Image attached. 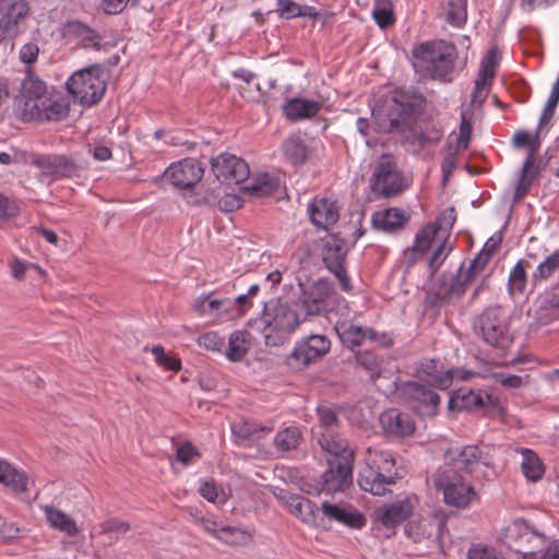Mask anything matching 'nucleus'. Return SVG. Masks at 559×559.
<instances>
[{
  "label": "nucleus",
  "instance_id": "obj_1",
  "mask_svg": "<svg viewBox=\"0 0 559 559\" xmlns=\"http://www.w3.org/2000/svg\"><path fill=\"white\" fill-rule=\"evenodd\" d=\"M305 317L294 304L264 305L259 319V330L266 346H281L289 342Z\"/></svg>",
  "mask_w": 559,
  "mask_h": 559
},
{
  "label": "nucleus",
  "instance_id": "obj_2",
  "mask_svg": "<svg viewBox=\"0 0 559 559\" xmlns=\"http://www.w3.org/2000/svg\"><path fill=\"white\" fill-rule=\"evenodd\" d=\"M413 67L431 79H445L454 69L457 49L453 43L428 40L415 45L412 50Z\"/></svg>",
  "mask_w": 559,
  "mask_h": 559
},
{
  "label": "nucleus",
  "instance_id": "obj_3",
  "mask_svg": "<svg viewBox=\"0 0 559 559\" xmlns=\"http://www.w3.org/2000/svg\"><path fill=\"white\" fill-rule=\"evenodd\" d=\"M365 467L358 474L361 490L373 496H383L388 486L395 484L399 477L395 471V459L391 452L368 448L365 455Z\"/></svg>",
  "mask_w": 559,
  "mask_h": 559
},
{
  "label": "nucleus",
  "instance_id": "obj_4",
  "mask_svg": "<svg viewBox=\"0 0 559 559\" xmlns=\"http://www.w3.org/2000/svg\"><path fill=\"white\" fill-rule=\"evenodd\" d=\"M474 331L488 346L507 350L514 341L510 318L500 306H489L474 320Z\"/></svg>",
  "mask_w": 559,
  "mask_h": 559
},
{
  "label": "nucleus",
  "instance_id": "obj_5",
  "mask_svg": "<svg viewBox=\"0 0 559 559\" xmlns=\"http://www.w3.org/2000/svg\"><path fill=\"white\" fill-rule=\"evenodd\" d=\"M433 484L438 492L443 496L447 506L466 509L478 500V495L472 484L451 471L443 468L435 475Z\"/></svg>",
  "mask_w": 559,
  "mask_h": 559
},
{
  "label": "nucleus",
  "instance_id": "obj_6",
  "mask_svg": "<svg viewBox=\"0 0 559 559\" xmlns=\"http://www.w3.org/2000/svg\"><path fill=\"white\" fill-rule=\"evenodd\" d=\"M373 116L379 131L403 132L414 122L415 106L404 95L391 97Z\"/></svg>",
  "mask_w": 559,
  "mask_h": 559
},
{
  "label": "nucleus",
  "instance_id": "obj_7",
  "mask_svg": "<svg viewBox=\"0 0 559 559\" xmlns=\"http://www.w3.org/2000/svg\"><path fill=\"white\" fill-rule=\"evenodd\" d=\"M68 92L83 106L99 102L106 91V83L100 78L97 67L85 68L74 72L66 82Z\"/></svg>",
  "mask_w": 559,
  "mask_h": 559
},
{
  "label": "nucleus",
  "instance_id": "obj_8",
  "mask_svg": "<svg viewBox=\"0 0 559 559\" xmlns=\"http://www.w3.org/2000/svg\"><path fill=\"white\" fill-rule=\"evenodd\" d=\"M299 287L300 294L294 305L302 313L305 320L308 317L326 312L335 297L334 287L326 278H319L311 284L299 283Z\"/></svg>",
  "mask_w": 559,
  "mask_h": 559
},
{
  "label": "nucleus",
  "instance_id": "obj_9",
  "mask_svg": "<svg viewBox=\"0 0 559 559\" xmlns=\"http://www.w3.org/2000/svg\"><path fill=\"white\" fill-rule=\"evenodd\" d=\"M331 349V341L323 334H311L298 341L286 357L287 366L296 371L307 368L325 356Z\"/></svg>",
  "mask_w": 559,
  "mask_h": 559
},
{
  "label": "nucleus",
  "instance_id": "obj_10",
  "mask_svg": "<svg viewBox=\"0 0 559 559\" xmlns=\"http://www.w3.org/2000/svg\"><path fill=\"white\" fill-rule=\"evenodd\" d=\"M370 187L373 192L385 198L397 195L407 187L405 178L392 156L382 155L377 162L370 179Z\"/></svg>",
  "mask_w": 559,
  "mask_h": 559
},
{
  "label": "nucleus",
  "instance_id": "obj_11",
  "mask_svg": "<svg viewBox=\"0 0 559 559\" xmlns=\"http://www.w3.org/2000/svg\"><path fill=\"white\" fill-rule=\"evenodd\" d=\"M416 503L415 496H406L402 500L377 508L373 512L374 528L384 530L383 536L392 537L396 527L413 514Z\"/></svg>",
  "mask_w": 559,
  "mask_h": 559
},
{
  "label": "nucleus",
  "instance_id": "obj_12",
  "mask_svg": "<svg viewBox=\"0 0 559 559\" xmlns=\"http://www.w3.org/2000/svg\"><path fill=\"white\" fill-rule=\"evenodd\" d=\"M401 399L419 416H435L440 404V396L430 388L417 382H402L397 386Z\"/></svg>",
  "mask_w": 559,
  "mask_h": 559
},
{
  "label": "nucleus",
  "instance_id": "obj_13",
  "mask_svg": "<svg viewBox=\"0 0 559 559\" xmlns=\"http://www.w3.org/2000/svg\"><path fill=\"white\" fill-rule=\"evenodd\" d=\"M29 12L25 0H0V43L13 40Z\"/></svg>",
  "mask_w": 559,
  "mask_h": 559
},
{
  "label": "nucleus",
  "instance_id": "obj_14",
  "mask_svg": "<svg viewBox=\"0 0 559 559\" xmlns=\"http://www.w3.org/2000/svg\"><path fill=\"white\" fill-rule=\"evenodd\" d=\"M211 168L218 181L226 185L240 183L249 178L248 164L234 154L222 153L211 159Z\"/></svg>",
  "mask_w": 559,
  "mask_h": 559
},
{
  "label": "nucleus",
  "instance_id": "obj_15",
  "mask_svg": "<svg viewBox=\"0 0 559 559\" xmlns=\"http://www.w3.org/2000/svg\"><path fill=\"white\" fill-rule=\"evenodd\" d=\"M204 175L202 163L195 158H183L171 164L164 171V177L178 189H189L195 186Z\"/></svg>",
  "mask_w": 559,
  "mask_h": 559
},
{
  "label": "nucleus",
  "instance_id": "obj_16",
  "mask_svg": "<svg viewBox=\"0 0 559 559\" xmlns=\"http://www.w3.org/2000/svg\"><path fill=\"white\" fill-rule=\"evenodd\" d=\"M29 111L24 114V121L61 120L69 114V103L61 94H50L37 105L28 103Z\"/></svg>",
  "mask_w": 559,
  "mask_h": 559
},
{
  "label": "nucleus",
  "instance_id": "obj_17",
  "mask_svg": "<svg viewBox=\"0 0 559 559\" xmlns=\"http://www.w3.org/2000/svg\"><path fill=\"white\" fill-rule=\"evenodd\" d=\"M449 468L455 471L473 472L480 463L488 465L487 457L477 445L451 447L444 453Z\"/></svg>",
  "mask_w": 559,
  "mask_h": 559
},
{
  "label": "nucleus",
  "instance_id": "obj_18",
  "mask_svg": "<svg viewBox=\"0 0 559 559\" xmlns=\"http://www.w3.org/2000/svg\"><path fill=\"white\" fill-rule=\"evenodd\" d=\"M419 380L427 382L430 386L445 390L451 386L454 377L465 379L459 369H444L439 367L435 359H425L415 369Z\"/></svg>",
  "mask_w": 559,
  "mask_h": 559
},
{
  "label": "nucleus",
  "instance_id": "obj_19",
  "mask_svg": "<svg viewBox=\"0 0 559 559\" xmlns=\"http://www.w3.org/2000/svg\"><path fill=\"white\" fill-rule=\"evenodd\" d=\"M329 468L322 475V491L334 493L344 491L353 479V463L329 460Z\"/></svg>",
  "mask_w": 559,
  "mask_h": 559
},
{
  "label": "nucleus",
  "instance_id": "obj_20",
  "mask_svg": "<svg viewBox=\"0 0 559 559\" xmlns=\"http://www.w3.org/2000/svg\"><path fill=\"white\" fill-rule=\"evenodd\" d=\"M311 223L318 228L328 231L340 218V207L336 201L329 198H314L308 205Z\"/></svg>",
  "mask_w": 559,
  "mask_h": 559
},
{
  "label": "nucleus",
  "instance_id": "obj_21",
  "mask_svg": "<svg viewBox=\"0 0 559 559\" xmlns=\"http://www.w3.org/2000/svg\"><path fill=\"white\" fill-rule=\"evenodd\" d=\"M496 400L487 392L461 388L449 400V408L457 411H475L495 406Z\"/></svg>",
  "mask_w": 559,
  "mask_h": 559
},
{
  "label": "nucleus",
  "instance_id": "obj_22",
  "mask_svg": "<svg viewBox=\"0 0 559 559\" xmlns=\"http://www.w3.org/2000/svg\"><path fill=\"white\" fill-rule=\"evenodd\" d=\"M499 63L498 48L491 47L480 61L478 76L475 81L473 99L484 102L496 74Z\"/></svg>",
  "mask_w": 559,
  "mask_h": 559
},
{
  "label": "nucleus",
  "instance_id": "obj_23",
  "mask_svg": "<svg viewBox=\"0 0 559 559\" xmlns=\"http://www.w3.org/2000/svg\"><path fill=\"white\" fill-rule=\"evenodd\" d=\"M280 498L292 514L309 526H319V508L311 500L300 496L282 491Z\"/></svg>",
  "mask_w": 559,
  "mask_h": 559
},
{
  "label": "nucleus",
  "instance_id": "obj_24",
  "mask_svg": "<svg viewBox=\"0 0 559 559\" xmlns=\"http://www.w3.org/2000/svg\"><path fill=\"white\" fill-rule=\"evenodd\" d=\"M475 280L465 271L464 264L457 270L455 276H452L449 281L443 280L438 285L435 295L440 301H452L461 298L467 287L474 283Z\"/></svg>",
  "mask_w": 559,
  "mask_h": 559
},
{
  "label": "nucleus",
  "instance_id": "obj_25",
  "mask_svg": "<svg viewBox=\"0 0 559 559\" xmlns=\"http://www.w3.org/2000/svg\"><path fill=\"white\" fill-rule=\"evenodd\" d=\"M321 449L333 456V461H354V450L349 448L347 440L341 437L337 431H322L318 437Z\"/></svg>",
  "mask_w": 559,
  "mask_h": 559
},
{
  "label": "nucleus",
  "instance_id": "obj_26",
  "mask_svg": "<svg viewBox=\"0 0 559 559\" xmlns=\"http://www.w3.org/2000/svg\"><path fill=\"white\" fill-rule=\"evenodd\" d=\"M345 252L337 245L326 243L323 250V262L340 281L343 290H352L350 278L344 267Z\"/></svg>",
  "mask_w": 559,
  "mask_h": 559
},
{
  "label": "nucleus",
  "instance_id": "obj_27",
  "mask_svg": "<svg viewBox=\"0 0 559 559\" xmlns=\"http://www.w3.org/2000/svg\"><path fill=\"white\" fill-rule=\"evenodd\" d=\"M345 252L337 245L326 243L323 250V262L340 281L343 290H352L350 278L344 267Z\"/></svg>",
  "mask_w": 559,
  "mask_h": 559
},
{
  "label": "nucleus",
  "instance_id": "obj_28",
  "mask_svg": "<svg viewBox=\"0 0 559 559\" xmlns=\"http://www.w3.org/2000/svg\"><path fill=\"white\" fill-rule=\"evenodd\" d=\"M194 307L201 314H210L217 318L226 316L230 319L239 317L238 313H236V304H234V299L215 298L211 294L199 297Z\"/></svg>",
  "mask_w": 559,
  "mask_h": 559
},
{
  "label": "nucleus",
  "instance_id": "obj_29",
  "mask_svg": "<svg viewBox=\"0 0 559 559\" xmlns=\"http://www.w3.org/2000/svg\"><path fill=\"white\" fill-rule=\"evenodd\" d=\"M47 95L46 84L34 76L27 75L21 85V99L19 102V115L24 121V114L29 111L28 103L39 105Z\"/></svg>",
  "mask_w": 559,
  "mask_h": 559
},
{
  "label": "nucleus",
  "instance_id": "obj_30",
  "mask_svg": "<svg viewBox=\"0 0 559 559\" xmlns=\"http://www.w3.org/2000/svg\"><path fill=\"white\" fill-rule=\"evenodd\" d=\"M380 425L385 433L394 436H409L415 430V425L408 415L397 409L383 412L379 418Z\"/></svg>",
  "mask_w": 559,
  "mask_h": 559
},
{
  "label": "nucleus",
  "instance_id": "obj_31",
  "mask_svg": "<svg viewBox=\"0 0 559 559\" xmlns=\"http://www.w3.org/2000/svg\"><path fill=\"white\" fill-rule=\"evenodd\" d=\"M40 510L45 514L48 525L70 537L76 536L80 532L75 521L62 510L52 504H41Z\"/></svg>",
  "mask_w": 559,
  "mask_h": 559
},
{
  "label": "nucleus",
  "instance_id": "obj_32",
  "mask_svg": "<svg viewBox=\"0 0 559 559\" xmlns=\"http://www.w3.org/2000/svg\"><path fill=\"white\" fill-rule=\"evenodd\" d=\"M334 331L342 344L352 350L360 347L362 342L366 340L367 329L354 323L352 320H337L334 323Z\"/></svg>",
  "mask_w": 559,
  "mask_h": 559
},
{
  "label": "nucleus",
  "instance_id": "obj_33",
  "mask_svg": "<svg viewBox=\"0 0 559 559\" xmlns=\"http://www.w3.org/2000/svg\"><path fill=\"white\" fill-rule=\"evenodd\" d=\"M321 108L320 102L301 97L290 98L283 105L287 119L293 121L314 117Z\"/></svg>",
  "mask_w": 559,
  "mask_h": 559
},
{
  "label": "nucleus",
  "instance_id": "obj_34",
  "mask_svg": "<svg viewBox=\"0 0 559 559\" xmlns=\"http://www.w3.org/2000/svg\"><path fill=\"white\" fill-rule=\"evenodd\" d=\"M0 483L16 493L28 489L29 479L24 472L16 469L9 462L0 460Z\"/></svg>",
  "mask_w": 559,
  "mask_h": 559
},
{
  "label": "nucleus",
  "instance_id": "obj_35",
  "mask_svg": "<svg viewBox=\"0 0 559 559\" xmlns=\"http://www.w3.org/2000/svg\"><path fill=\"white\" fill-rule=\"evenodd\" d=\"M41 167L45 174L56 179L71 178L78 175V166L75 163L63 155L46 158L41 163Z\"/></svg>",
  "mask_w": 559,
  "mask_h": 559
},
{
  "label": "nucleus",
  "instance_id": "obj_36",
  "mask_svg": "<svg viewBox=\"0 0 559 559\" xmlns=\"http://www.w3.org/2000/svg\"><path fill=\"white\" fill-rule=\"evenodd\" d=\"M372 224L377 229L383 231H394L407 222L404 211L392 207L384 211L376 212L372 215Z\"/></svg>",
  "mask_w": 559,
  "mask_h": 559
},
{
  "label": "nucleus",
  "instance_id": "obj_37",
  "mask_svg": "<svg viewBox=\"0 0 559 559\" xmlns=\"http://www.w3.org/2000/svg\"><path fill=\"white\" fill-rule=\"evenodd\" d=\"M252 336L246 330H238L230 334L228 346L225 352L230 361H240L251 348Z\"/></svg>",
  "mask_w": 559,
  "mask_h": 559
},
{
  "label": "nucleus",
  "instance_id": "obj_38",
  "mask_svg": "<svg viewBox=\"0 0 559 559\" xmlns=\"http://www.w3.org/2000/svg\"><path fill=\"white\" fill-rule=\"evenodd\" d=\"M64 32L67 35L76 37L85 48H93L95 50H100L102 48L98 33L79 21L68 22L64 26Z\"/></svg>",
  "mask_w": 559,
  "mask_h": 559
},
{
  "label": "nucleus",
  "instance_id": "obj_39",
  "mask_svg": "<svg viewBox=\"0 0 559 559\" xmlns=\"http://www.w3.org/2000/svg\"><path fill=\"white\" fill-rule=\"evenodd\" d=\"M557 271H559V249L547 255L533 271L531 275V285L535 289L547 282Z\"/></svg>",
  "mask_w": 559,
  "mask_h": 559
},
{
  "label": "nucleus",
  "instance_id": "obj_40",
  "mask_svg": "<svg viewBox=\"0 0 559 559\" xmlns=\"http://www.w3.org/2000/svg\"><path fill=\"white\" fill-rule=\"evenodd\" d=\"M274 430L272 424H261L249 420H240L231 426L234 436L240 441H253L260 438L259 433H270Z\"/></svg>",
  "mask_w": 559,
  "mask_h": 559
},
{
  "label": "nucleus",
  "instance_id": "obj_41",
  "mask_svg": "<svg viewBox=\"0 0 559 559\" xmlns=\"http://www.w3.org/2000/svg\"><path fill=\"white\" fill-rule=\"evenodd\" d=\"M521 468L525 478L530 481H537L543 478L545 468L538 455L531 449L521 448Z\"/></svg>",
  "mask_w": 559,
  "mask_h": 559
},
{
  "label": "nucleus",
  "instance_id": "obj_42",
  "mask_svg": "<svg viewBox=\"0 0 559 559\" xmlns=\"http://www.w3.org/2000/svg\"><path fill=\"white\" fill-rule=\"evenodd\" d=\"M436 528V520L425 516H414L405 525V534L415 543L429 538Z\"/></svg>",
  "mask_w": 559,
  "mask_h": 559
},
{
  "label": "nucleus",
  "instance_id": "obj_43",
  "mask_svg": "<svg viewBox=\"0 0 559 559\" xmlns=\"http://www.w3.org/2000/svg\"><path fill=\"white\" fill-rule=\"evenodd\" d=\"M280 179L265 173L254 177L253 180L246 187V190L255 197H269L274 194L280 189Z\"/></svg>",
  "mask_w": 559,
  "mask_h": 559
},
{
  "label": "nucleus",
  "instance_id": "obj_44",
  "mask_svg": "<svg viewBox=\"0 0 559 559\" xmlns=\"http://www.w3.org/2000/svg\"><path fill=\"white\" fill-rule=\"evenodd\" d=\"M322 512L328 519L350 527H360L362 525V518L359 514L348 512L345 509L326 501L322 503Z\"/></svg>",
  "mask_w": 559,
  "mask_h": 559
},
{
  "label": "nucleus",
  "instance_id": "obj_45",
  "mask_svg": "<svg viewBox=\"0 0 559 559\" xmlns=\"http://www.w3.org/2000/svg\"><path fill=\"white\" fill-rule=\"evenodd\" d=\"M535 163V148L532 147L530 153L527 154V157L525 158L522 169H521V176L519 178V181L515 187L514 191V199L520 200L524 198V195L527 193L531 185L533 183L535 179V174L531 173V168L533 167Z\"/></svg>",
  "mask_w": 559,
  "mask_h": 559
},
{
  "label": "nucleus",
  "instance_id": "obj_46",
  "mask_svg": "<svg viewBox=\"0 0 559 559\" xmlns=\"http://www.w3.org/2000/svg\"><path fill=\"white\" fill-rule=\"evenodd\" d=\"M299 428L292 426L278 431L274 438V445L278 451L295 450L301 441Z\"/></svg>",
  "mask_w": 559,
  "mask_h": 559
},
{
  "label": "nucleus",
  "instance_id": "obj_47",
  "mask_svg": "<svg viewBox=\"0 0 559 559\" xmlns=\"http://www.w3.org/2000/svg\"><path fill=\"white\" fill-rule=\"evenodd\" d=\"M527 284L526 266L523 260H519L511 269L508 278L510 295L523 294Z\"/></svg>",
  "mask_w": 559,
  "mask_h": 559
},
{
  "label": "nucleus",
  "instance_id": "obj_48",
  "mask_svg": "<svg viewBox=\"0 0 559 559\" xmlns=\"http://www.w3.org/2000/svg\"><path fill=\"white\" fill-rule=\"evenodd\" d=\"M218 540L231 546H242L250 542L251 536L240 527L223 525L219 527Z\"/></svg>",
  "mask_w": 559,
  "mask_h": 559
},
{
  "label": "nucleus",
  "instance_id": "obj_49",
  "mask_svg": "<svg viewBox=\"0 0 559 559\" xmlns=\"http://www.w3.org/2000/svg\"><path fill=\"white\" fill-rule=\"evenodd\" d=\"M435 225H426L416 235L412 250L414 254L425 253L432 245L437 242V233Z\"/></svg>",
  "mask_w": 559,
  "mask_h": 559
},
{
  "label": "nucleus",
  "instance_id": "obj_50",
  "mask_svg": "<svg viewBox=\"0 0 559 559\" xmlns=\"http://www.w3.org/2000/svg\"><path fill=\"white\" fill-rule=\"evenodd\" d=\"M318 426L316 435L320 436L322 431L334 432L338 427V418L336 413L329 406H318Z\"/></svg>",
  "mask_w": 559,
  "mask_h": 559
},
{
  "label": "nucleus",
  "instance_id": "obj_51",
  "mask_svg": "<svg viewBox=\"0 0 559 559\" xmlns=\"http://www.w3.org/2000/svg\"><path fill=\"white\" fill-rule=\"evenodd\" d=\"M284 150L288 159L295 165L302 164L307 158V148L297 136L287 139L284 142Z\"/></svg>",
  "mask_w": 559,
  "mask_h": 559
},
{
  "label": "nucleus",
  "instance_id": "obj_52",
  "mask_svg": "<svg viewBox=\"0 0 559 559\" xmlns=\"http://www.w3.org/2000/svg\"><path fill=\"white\" fill-rule=\"evenodd\" d=\"M260 292L259 284H252L248 288L247 293L238 295L234 298V304H236V313L238 316H245L253 306V298Z\"/></svg>",
  "mask_w": 559,
  "mask_h": 559
},
{
  "label": "nucleus",
  "instance_id": "obj_53",
  "mask_svg": "<svg viewBox=\"0 0 559 559\" xmlns=\"http://www.w3.org/2000/svg\"><path fill=\"white\" fill-rule=\"evenodd\" d=\"M447 20L454 26H462L466 22V0H450Z\"/></svg>",
  "mask_w": 559,
  "mask_h": 559
},
{
  "label": "nucleus",
  "instance_id": "obj_54",
  "mask_svg": "<svg viewBox=\"0 0 559 559\" xmlns=\"http://www.w3.org/2000/svg\"><path fill=\"white\" fill-rule=\"evenodd\" d=\"M472 136V120L467 111H462L460 132L456 138V151H464L467 148Z\"/></svg>",
  "mask_w": 559,
  "mask_h": 559
},
{
  "label": "nucleus",
  "instance_id": "obj_55",
  "mask_svg": "<svg viewBox=\"0 0 559 559\" xmlns=\"http://www.w3.org/2000/svg\"><path fill=\"white\" fill-rule=\"evenodd\" d=\"M452 250V246L444 239L438 241L431 258L429 259V269L431 273H435L442 265L447 257Z\"/></svg>",
  "mask_w": 559,
  "mask_h": 559
},
{
  "label": "nucleus",
  "instance_id": "obj_56",
  "mask_svg": "<svg viewBox=\"0 0 559 559\" xmlns=\"http://www.w3.org/2000/svg\"><path fill=\"white\" fill-rule=\"evenodd\" d=\"M152 353L155 356V361L158 366L170 371H178L181 368V362L178 358L169 356L165 353L164 348L159 345L152 348Z\"/></svg>",
  "mask_w": 559,
  "mask_h": 559
},
{
  "label": "nucleus",
  "instance_id": "obj_57",
  "mask_svg": "<svg viewBox=\"0 0 559 559\" xmlns=\"http://www.w3.org/2000/svg\"><path fill=\"white\" fill-rule=\"evenodd\" d=\"M199 346L212 350L221 353L225 347L224 338L217 332H207L200 335L197 340Z\"/></svg>",
  "mask_w": 559,
  "mask_h": 559
},
{
  "label": "nucleus",
  "instance_id": "obj_58",
  "mask_svg": "<svg viewBox=\"0 0 559 559\" xmlns=\"http://www.w3.org/2000/svg\"><path fill=\"white\" fill-rule=\"evenodd\" d=\"M19 213V204L14 200L0 194V225L8 223L10 219L16 217Z\"/></svg>",
  "mask_w": 559,
  "mask_h": 559
},
{
  "label": "nucleus",
  "instance_id": "obj_59",
  "mask_svg": "<svg viewBox=\"0 0 559 559\" xmlns=\"http://www.w3.org/2000/svg\"><path fill=\"white\" fill-rule=\"evenodd\" d=\"M492 257L487 252L479 251L477 255L468 262V266L465 267V271L472 275V277L476 281L478 276L483 273L488 262Z\"/></svg>",
  "mask_w": 559,
  "mask_h": 559
},
{
  "label": "nucleus",
  "instance_id": "obj_60",
  "mask_svg": "<svg viewBox=\"0 0 559 559\" xmlns=\"http://www.w3.org/2000/svg\"><path fill=\"white\" fill-rule=\"evenodd\" d=\"M276 12L283 19L301 16V7L293 0H276Z\"/></svg>",
  "mask_w": 559,
  "mask_h": 559
},
{
  "label": "nucleus",
  "instance_id": "obj_61",
  "mask_svg": "<svg viewBox=\"0 0 559 559\" xmlns=\"http://www.w3.org/2000/svg\"><path fill=\"white\" fill-rule=\"evenodd\" d=\"M130 530V524L117 518L105 520L100 524L102 534H126Z\"/></svg>",
  "mask_w": 559,
  "mask_h": 559
},
{
  "label": "nucleus",
  "instance_id": "obj_62",
  "mask_svg": "<svg viewBox=\"0 0 559 559\" xmlns=\"http://www.w3.org/2000/svg\"><path fill=\"white\" fill-rule=\"evenodd\" d=\"M456 221L455 210L454 207H448L445 209L438 219L435 223H431L430 225H435L436 233L438 234L440 230H443L444 233H448L452 229L454 223Z\"/></svg>",
  "mask_w": 559,
  "mask_h": 559
},
{
  "label": "nucleus",
  "instance_id": "obj_63",
  "mask_svg": "<svg viewBox=\"0 0 559 559\" xmlns=\"http://www.w3.org/2000/svg\"><path fill=\"white\" fill-rule=\"evenodd\" d=\"M523 559H559V540L552 542L544 552L522 551Z\"/></svg>",
  "mask_w": 559,
  "mask_h": 559
},
{
  "label": "nucleus",
  "instance_id": "obj_64",
  "mask_svg": "<svg viewBox=\"0 0 559 559\" xmlns=\"http://www.w3.org/2000/svg\"><path fill=\"white\" fill-rule=\"evenodd\" d=\"M371 16L381 29L392 26L396 20L394 10L371 11Z\"/></svg>",
  "mask_w": 559,
  "mask_h": 559
}]
</instances>
